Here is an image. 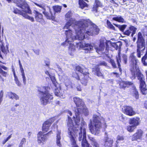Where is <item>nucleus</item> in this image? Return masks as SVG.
Returning a JSON list of instances; mask_svg holds the SVG:
<instances>
[{"label":"nucleus","mask_w":147,"mask_h":147,"mask_svg":"<svg viewBox=\"0 0 147 147\" xmlns=\"http://www.w3.org/2000/svg\"><path fill=\"white\" fill-rule=\"evenodd\" d=\"M75 22L74 19L71 18L63 28L64 29H68L65 31L66 38L71 40L75 39L82 40L85 38V34L93 36L97 35L99 33L100 29L96 25L89 19H83L78 21L74 26V29L76 34L75 36L73 34L72 30L70 27Z\"/></svg>","instance_id":"nucleus-1"},{"label":"nucleus","mask_w":147,"mask_h":147,"mask_svg":"<svg viewBox=\"0 0 147 147\" xmlns=\"http://www.w3.org/2000/svg\"><path fill=\"white\" fill-rule=\"evenodd\" d=\"M85 122L82 120L80 125L79 123L75 124L74 126V133L78 137V140L82 141V147H90V144L86 139V127Z\"/></svg>","instance_id":"nucleus-2"},{"label":"nucleus","mask_w":147,"mask_h":147,"mask_svg":"<svg viewBox=\"0 0 147 147\" xmlns=\"http://www.w3.org/2000/svg\"><path fill=\"white\" fill-rule=\"evenodd\" d=\"M74 102L76 105L77 109L75 110L76 120L75 117H74L73 119H75V124L79 123L80 121V115L84 114L85 115H88V110L84 105V102L82 99L77 97L73 98Z\"/></svg>","instance_id":"nucleus-3"},{"label":"nucleus","mask_w":147,"mask_h":147,"mask_svg":"<svg viewBox=\"0 0 147 147\" xmlns=\"http://www.w3.org/2000/svg\"><path fill=\"white\" fill-rule=\"evenodd\" d=\"M102 118L101 117L94 114L92 120H90V123L89 125V128L91 133L94 135H98L100 132L102 127L101 121Z\"/></svg>","instance_id":"nucleus-4"},{"label":"nucleus","mask_w":147,"mask_h":147,"mask_svg":"<svg viewBox=\"0 0 147 147\" xmlns=\"http://www.w3.org/2000/svg\"><path fill=\"white\" fill-rule=\"evenodd\" d=\"M50 90V88L48 87L42 86L38 88V94L40 97V102L43 105L50 103L53 100V95L49 93Z\"/></svg>","instance_id":"nucleus-5"},{"label":"nucleus","mask_w":147,"mask_h":147,"mask_svg":"<svg viewBox=\"0 0 147 147\" xmlns=\"http://www.w3.org/2000/svg\"><path fill=\"white\" fill-rule=\"evenodd\" d=\"M67 125L68 127L67 133L69 137L70 138L71 145L73 146L72 147H79L76 144L75 139V137L76 136V134H74V131L75 125H73L71 119L69 116H68Z\"/></svg>","instance_id":"nucleus-6"},{"label":"nucleus","mask_w":147,"mask_h":147,"mask_svg":"<svg viewBox=\"0 0 147 147\" xmlns=\"http://www.w3.org/2000/svg\"><path fill=\"white\" fill-rule=\"evenodd\" d=\"M129 60L130 66V71L131 73L132 76L131 78L134 80L136 78V76L135 74V70H138V67L137 66V64L138 62V60L136 58L135 56H134L133 53H132L129 57Z\"/></svg>","instance_id":"nucleus-7"},{"label":"nucleus","mask_w":147,"mask_h":147,"mask_svg":"<svg viewBox=\"0 0 147 147\" xmlns=\"http://www.w3.org/2000/svg\"><path fill=\"white\" fill-rule=\"evenodd\" d=\"M45 5L44 4H37V9L39 11V13H42L45 15L47 18L48 19H51L54 20L55 19V13H53L51 10L50 8L49 7H47V9L48 10L49 13L46 12Z\"/></svg>","instance_id":"nucleus-8"},{"label":"nucleus","mask_w":147,"mask_h":147,"mask_svg":"<svg viewBox=\"0 0 147 147\" xmlns=\"http://www.w3.org/2000/svg\"><path fill=\"white\" fill-rule=\"evenodd\" d=\"M136 73V76L140 81V87L141 92L143 94L145 95L146 94V84L144 81V76L142 74L139 69L138 71L135 70Z\"/></svg>","instance_id":"nucleus-9"},{"label":"nucleus","mask_w":147,"mask_h":147,"mask_svg":"<svg viewBox=\"0 0 147 147\" xmlns=\"http://www.w3.org/2000/svg\"><path fill=\"white\" fill-rule=\"evenodd\" d=\"M77 47L79 49H82L84 50L86 53H91V51L93 50V48L92 45L89 43L83 42L82 41L81 42H79L76 43Z\"/></svg>","instance_id":"nucleus-10"},{"label":"nucleus","mask_w":147,"mask_h":147,"mask_svg":"<svg viewBox=\"0 0 147 147\" xmlns=\"http://www.w3.org/2000/svg\"><path fill=\"white\" fill-rule=\"evenodd\" d=\"M11 0H7L9 3L11 2ZM13 2L16 3L17 6L23 9V7H25L24 9L25 11H27L29 13H30L31 11L29 6L26 4L22 0H12Z\"/></svg>","instance_id":"nucleus-11"},{"label":"nucleus","mask_w":147,"mask_h":147,"mask_svg":"<svg viewBox=\"0 0 147 147\" xmlns=\"http://www.w3.org/2000/svg\"><path fill=\"white\" fill-rule=\"evenodd\" d=\"M52 134V132L51 131L44 135H42V132H39L37 134V142L39 144H42V145L43 144L45 140L47 139V136Z\"/></svg>","instance_id":"nucleus-12"},{"label":"nucleus","mask_w":147,"mask_h":147,"mask_svg":"<svg viewBox=\"0 0 147 147\" xmlns=\"http://www.w3.org/2000/svg\"><path fill=\"white\" fill-rule=\"evenodd\" d=\"M104 145L106 147H112L113 142V139L109 138L107 133L105 132V135L104 139Z\"/></svg>","instance_id":"nucleus-13"},{"label":"nucleus","mask_w":147,"mask_h":147,"mask_svg":"<svg viewBox=\"0 0 147 147\" xmlns=\"http://www.w3.org/2000/svg\"><path fill=\"white\" fill-rule=\"evenodd\" d=\"M137 28L132 26H130L125 31L123 32V34L129 36L131 34L132 37H133L134 35L136 33Z\"/></svg>","instance_id":"nucleus-14"},{"label":"nucleus","mask_w":147,"mask_h":147,"mask_svg":"<svg viewBox=\"0 0 147 147\" xmlns=\"http://www.w3.org/2000/svg\"><path fill=\"white\" fill-rule=\"evenodd\" d=\"M53 118H51L45 121L43 124L42 127V131L45 133L47 131L51 124L54 122Z\"/></svg>","instance_id":"nucleus-15"},{"label":"nucleus","mask_w":147,"mask_h":147,"mask_svg":"<svg viewBox=\"0 0 147 147\" xmlns=\"http://www.w3.org/2000/svg\"><path fill=\"white\" fill-rule=\"evenodd\" d=\"M122 110L124 113L129 116H132L135 114L132 108L130 106L124 107L122 108Z\"/></svg>","instance_id":"nucleus-16"},{"label":"nucleus","mask_w":147,"mask_h":147,"mask_svg":"<svg viewBox=\"0 0 147 147\" xmlns=\"http://www.w3.org/2000/svg\"><path fill=\"white\" fill-rule=\"evenodd\" d=\"M143 134V132L141 130H138L136 133L133 135L132 138V141L141 140L142 138Z\"/></svg>","instance_id":"nucleus-17"},{"label":"nucleus","mask_w":147,"mask_h":147,"mask_svg":"<svg viewBox=\"0 0 147 147\" xmlns=\"http://www.w3.org/2000/svg\"><path fill=\"white\" fill-rule=\"evenodd\" d=\"M133 83L129 81H122L120 82L119 83V87L121 88L125 89L126 87H129V86H132Z\"/></svg>","instance_id":"nucleus-18"},{"label":"nucleus","mask_w":147,"mask_h":147,"mask_svg":"<svg viewBox=\"0 0 147 147\" xmlns=\"http://www.w3.org/2000/svg\"><path fill=\"white\" fill-rule=\"evenodd\" d=\"M140 122V119L136 117L130 119L129 121L130 124L136 127L139 124Z\"/></svg>","instance_id":"nucleus-19"},{"label":"nucleus","mask_w":147,"mask_h":147,"mask_svg":"<svg viewBox=\"0 0 147 147\" xmlns=\"http://www.w3.org/2000/svg\"><path fill=\"white\" fill-rule=\"evenodd\" d=\"M105 48V45L104 43L100 42L98 47H95L96 52L99 54L102 53Z\"/></svg>","instance_id":"nucleus-20"},{"label":"nucleus","mask_w":147,"mask_h":147,"mask_svg":"<svg viewBox=\"0 0 147 147\" xmlns=\"http://www.w3.org/2000/svg\"><path fill=\"white\" fill-rule=\"evenodd\" d=\"M9 75L7 72L3 71L1 69H0V81L3 82L5 79L4 78H6Z\"/></svg>","instance_id":"nucleus-21"},{"label":"nucleus","mask_w":147,"mask_h":147,"mask_svg":"<svg viewBox=\"0 0 147 147\" xmlns=\"http://www.w3.org/2000/svg\"><path fill=\"white\" fill-rule=\"evenodd\" d=\"M111 46L115 48L116 50L118 49L119 51H120L121 47L122 45L121 41H118L116 42H111Z\"/></svg>","instance_id":"nucleus-22"},{"label":"nucleus","mask_w":147,"mask_h":147,"mask_svg":"<svg viewBox=\"0 0 147 147\" xmlns=\"http://www.w3.org/2000/svg\"><path fill=\"white\" fill-rule=\"evenodd\" d=\"M57 136L56 138V143L57 146L59 147H61L62 146L61 144V143L60 140L61 139V132L57 131Z\"/></svg>","instance_id":"nucleus-23"},{"label":"nucleus","mask_w":147,"mask_h":147,"mask_svg":"<svg viewBox=\"0 0 147 147\" xmlns=\"http://www.w3.org/2000/svg\"><path fill=\"white\" fill-rule=\"evenodd\" d=\"M137 49L139 51V49H145L146 44L145 41L137 42Z\"/></svg>","instance_id":"nucleus-24"},{"label":"nucleus","mask_w":147,"mask_h":147,"mask_svg":"<svg viewBox=\"0 0 147 147\" xmlns=\"http://www.w3.org/2000/svg\"><path fill=\"white\" fill-rule=\"evenodd\" d=\"M8 96L9 98L13 99H15L16 100H18L19 99V96L16 93L10 92L8 93Z\"/></svg>","instance_id":"nucleus-25"},{"label":"nucleus","mask_w":147,"mask_h":147,"mask_svg":"<svg viewBox=\"0 0 147 147\" xmlns=\"http://www.w3.org/2000/svg\"><path fill=\"white\" fill-rule=\"evenodd\" d=\"M132 86L131 93L136 98L138 99L139 98V96L138 92L133 84Z\"/></svg>","instance_id":"nucleus-26"},{"label":"nucleus","mask_w":147,"mask_h":147,"mask_svg":"<svg viewBox=\"0 0 147 147\" xmlns=\"http://www.w3.org/2000/svg\"><path fill=\"white\" fill-rule=\"evenodd\" d=\"M142 63L144 66L147 65V42L146 50V53L142 57L141 59Z\"/></svg>","instance_id":"nucleus-27"},{"label":"nucleus","mask_w":147,"mask_h":147,"mask_svg":"<svg viewBox=\"0 0 147 147\" xmlns=\"http://www.w3.org/2000/svg\"><path fill=\"white\" fill-rule=\"evenodd\" d=\"M112 20L119 22L122 23L125 22L124 20L123 17L122 16L119 15H118L116 17H113V18Z\"/></svg>","instance_id":"nucleus-28"},{"label":"nucleus","mask_w":147,"mask_h":147,"mask_svg":"<svg viewBox=\"0 0 147 147\" xmlns=\"http://www.w3.org/2000/svg\"><path fill=\"white\" fill-rule=\"evenodd\" d=\"M88 137L89 139L92 142V144L93 147H99V144L94 138L89 136H88Z\"/></svg>","instance_id":"nucleus-29"},{"label":"nucleus","mask_w":147,"mask_h":147,"mask_svg":"<svg viewBox=\"0 0 147 147\" xmlns=\"http://www.w3.org/2000/svg\"><path fill=\"white\" fill-rule=\"evenodd\" d=\"M23 8H24V9H23L22 8H21L24 10H23V11H24L25 13H24V15L23 16L25 18H27V19L31 20L32 22H34V19L32 17H31L29 16H28L26 13H28L27 12V11H25L24 9L25 8V7H24ZM30 10H31L30 9ZM30 11H31V10H30ZM31 12L30 13H28L31 14Z\"/></svg>","instance_id":"nucleus-30"},{"label":"nucleus","mask_w":147,"mask_h":147,"mask_svg":"<svg viewBox=\"0 0 147 147\" xmlns=\"http://www.w3.org/2000/svg\"><path fill=\"white\" fill-rule=\"evenodd\" d=\"M84 77L81 80V83L84 86H86L87 85V83L88 81L89 77L87 75H84Z\"/></svg>","instance_id":"nucleus-31"},{"label":"nucleus","mask_w":147,"mask_h":147,"mask_svg":"<svg viewBox=\"0 0 147 147\" xmlns=\"http://www.w3.org/2000/svg\"><path fill=\"white\" fill-rule=\"evenodd\" d=\"M114 24L116 27H118L119 30L123 33L125 31L124 30L126 28L127 25L125 24L123 25H118Z\"/></svg>","instance_id":"nucleus-32"},{"label":"nucleus","mask_w":147,"mask_h":147,"mask_svg":"<svg viewBox=\"0 0 147 147\" xmlns=\"http://www.w3.org/2000/svg\"><path fill=\"white\" fill-rule=\"evenodd\" d=\"M145 49H139V51H138V49L136 50V55L137 57L138 58H140L141 57V55L143 54L144 53V51Z\"/></svg>","instance_id":"nucleus-33"},{"label":"nucleus","mask_w":147,"mask_h":147,"mask_svg":"<svg viewBox=\"0 0 147 147\" xmlns=\"http://www.w3.org/2000/svg\"><path fill=\"white\" fill-rule=\"evenodd\" d=\"M13 12L16 14H18L21 15L23 16L25 13L23 12L22 11L20 10L17 8H14L13 9Z\"/></svg>","instance_id":"nucleus-34"},{"label":"nucleus","mask_w":147,"mask_h":147,"mask_svg":"<svg viewBox=\"0 0 147 147\" xmlns=\"http://www.w3.org/2000/svg\"><path fill=\"white\" fill-rule=\"evenodd\" d=\"M79 4L81 8L83 9L87 4L83 0H79Z\"/></svg>","instance_id":"nucleus-35"},{"label":"nucleus","mask_w":147,"mask_h":147,"mask_svg":"<svg viewBox=\"0 0 147 147\" xmlns=\"http://www.w3.org/2000/svg\"><path fill=\"white\" fill-rule=\"evenodd\" d=\"M121 57L119 54L118 56L116 57V60L118 68L120 72H121L122 71L120 67V63L121 62Z\"/></svg>","instance_id":"nucleus-36"},{"label":"nucleus","mask_w":147,"mask_h":147,"mask_svg":"<svg viewBox=\"0 0 147 147\" xmlns=\"http://www.w3.org/2000/svg\"><path fill=\"white\" fill-rule=\"evenodd\" d=\"M41 13H39V11H37V22H43L44 21Z\"/></svg>","instance_id":"nucleus-37"},{"label":"nucleus","mask_w":147,"mask_h":147,"mask_svg":"<svg viewBox=\"0 0 147 147\" xmlns=\"http://www.w3.org/2000/svg\"><path fill=\"white\" fill-rule=\"evenodd\" d=\"M53 8L55 12L59 13L61 11V7L60 6L56 5L53 6Z\"/></svg>","instance_id":"nucleus-38"},{"label":"nucleus","mask_w":147,"mask_h":147,"mask_svg":"<svg viewBox=\"0 0 147 147\" xmlns=\"http://www.w3.org/2000/svg\"><path fill=\"white\" fill-rule=\"evenodd\" d=\"M64 80L65 85L67 86H68L69 85H71V82L68 79V77L65 76L64 78H63Z\"/></svg>","instance_id":"nucleus-39"},{"label":"nucleus","mask_w":147,"mask_h":147,"mask_svg":"<svg viewBox=\"0 0 147 147\" xmlns=\"http://www.w3.org/2000/svg\"><path fill=\"white\" fill-rule=\"evenodd\" d=\"M144 41H145V40L143 38L141 32H139L138 34V40L137 42Z\"/></svg>","instance_id":"nucleus-40"},{"label":"nucleus","mask_w":147,"mask_h":147,"mask_svg":"<svg viewBox=\"0 0 147 147\" xmlns=\"http://www.w3.org/2000/svg\"><path fill=\"white\" fill-rule=\"evenodd\" d=\"M50 78L51 79L53 84L55 87H57L58 85V83L56 82L55 77L53 76H51Z\"/></svg>","instance_id":"nucleus-41"},{"label":"nucleus","mask_w":147,"mask_h":147,"mask_svg":"<svg viewBox=\"0 0 147 147\" xmlns=\"http://www.w3.org/2000/svg\"><path fill=\"white\" fill-rule=\"evenodd\" d=\"M107 24L108 26V28L110 29H112L113 30H115V27L111 24L110 21L107 20Z\"/></svg>","instance_id":"nucleus-42"},{"label":"nucleus","mask_w":147,"mask_h":147,"mask_svg":"<svg viewBox=\"0 0 147 147\" xmlns=\"http://www.w3.org/2000/svg\"><path fill=\"white\" fill-rule=\"evenodd\" d=\"M57 67L58 69L59 72V76H61L63 78H64V77L66 76L65 74H64L62 69L60 68V67L59 65H57Z\"/></svg>","instance_id":"nucleus-43"},{"label":"nucleus","mask_w":147,"mask_h":147,"mask_svg":"<svg viewBox=\"0 0 147 147\" xmlns=\"http://www.w3.org/2000/svg\"><path fill=\"white\" fill-rule=\"evenodd\" d=\"M14 80L15 81L16 84L18 86H20L21 85V84L19 80V79L16 76H14Z\"/></svg>","instance_id":"nucleus-44"},{"label":"nucleus","mask_w":147,"mask_h":147,"mask_svg":"<svg viewBox=\"0 0 147 147\" xmlns=\"http://www.w3.org/2000/svg\"><path fill=\"white\" fill-rule=\"evenodd\" d=\"M69 49L71 51H74L75 50V47L73 42L71 41L69 43Z\"/></svg>","instance_id":"nucleus-45"},{"label":"nucleus","mask_w":147,"mask_h":147,"mask_svg":"<svg viewBox=\"0 0 147 147\" xmlns=\"http://www.w3.org/2000/svg\"><path fill=\"white\" fill-rule=\"evenodd\" d=\"M96 7V8L98 7H100L102 6V4L100 1L98 0H95V4Z\"/></svg>","instance_id":"nucleus-46"},{"label":"nucleus","mask_w":147,"mask_h":147,"mask_svg":"<svg viewBox=\"0 0 147 147\" xmlns=\"http://www.w3.org/2000/svg\"><path fill=\"white\" fill-rule=\"evenodd\" d=\"M26 142V140L25 138H23L21 140L19 145V147H23V145Z\"/></svg>","instance_id":"nucleus-47"},{"label":"nucleus","mask_w":147,"mask_h":147,"mask_svg":"<svg viewBox=\"0 0 147 147\" xmlns=\"http://www.w3.org/2000/svg\"><path fill=\"white\" fill-rule=\"evenodd\" d=\"M55 94L56 96L61 97L62 96V94L60 92L59 89L58 88L56 89L55 91Z\"/></svg>","instance_id":"nucleus-48"},{"label":"nucleus","mask_w":147,"mask_h":147,"mask_svg":"<svg viewBox=\"0 0 147 147\" xmlns=\"http://www.w3.org/2000/svg\"><path fill=\"white\" fill-rule=\"evenodd\" d=\"M72 40L68 39V38H66V39L65 41L64 42L62 43L61 44V45L63 46H67L68 45V44H69L70 42Z\"/></svg>","instance_id":"nucleus-49"},{"label":"nucleus","mask_w":147,"mask_h":147,"mask_svg":"<svg viewBox=\"0 0 147 147\" xmlns=\"http://www.w3.org/2000/svg\"><path fill=\"white\" fill-rule=\"evenodd\" d=\"M136 128V127L133 125H129L127 127V129L129 132H132Z\"/></svg>","instance_id":"nucleus-50"},{"label":"nucleus","mask_w":147,"mask_h":147,"mask_svg":"<svg viewBox=\"0 0 147 147\" xmlns=\"http://www.w3.org/2000/svg\"><path fill=\"white\" fill-rule=\"evenodd\" d=\"M76 70L84 75L83 69L80 66H78L76 67Z\"/></svg>","instance_id":"nucleus-51"},{"label":"nucleus","mask_w":147,"mask_h":147,"mask_svg":"<svg viewBox=\"0 0 147 147\" xmlns=\"http://www.w3.org/2000/svg\"><path fill=\"white\" fill-rule=\"evenodd\" d=\"M72 15V13L71 11H69L65 15V17L66 18H70Z\"/></svg>","instance_id":"nucleus-52"},{"label":"nucleus","mask_w":147,"mask_h":147,"mask_svg":"<svg viewBox=\"0 0 147 147\" xmlns=\"http://www.w3.org/2000/svg\"><path fill=\"white\" fill-rule=\"evenodd\" d=\"M23 79V84L24 85H25L26 84V82L27 80V78L25 76V74H21Z\"/></svg>","instance_id":"nucleus-53"},{"label":"nucleus","mask_w":147,"mask_h":147,"mask_svg":"<svg viewBox=\"0 0 147 147\" xmlns=\"http://www.w3.org/2000/svg\"><path fill=\"white\" fill-rule=\"evenodd\" d=\"M100 71V68L99 67L98 65L96 66L93 69H92V71L94 72L95 73H96Z\"/></svg>","instance_id":"nucleus-54"},{"label":"nucleus","mask_w":147,"mask_h":147,"mask_svg":"<svg viewBox=\"0 0 147 147\" xmlns=\"http://www.w3.org/2000/svg\"><path fill=\"white\" fill-rule=\"evenodd\" d=\"M110 62L113 68H115L116 67V64L113 60L111 59H110Z\"/></svg>","instance_id":"nucleus-55"},{"label":"nucleus","mask_w":147,"mask_h":147,"mask_svg":"<svg viewBox=\"0 0 147 147\" xmlns=\"http://www.w3.org/2000/svg\"><path fill=\"white\" fill-rule=\"evenodd\" d=\"M3 91L1 90L0 92V105L3 100Z\"/></svg>","instance_id":"nucleus-56"},{"label":"nucleus","mask_w":147,"mask_h":147,"mask_svg":"<svg viewBox=\"0 0 147 147\" xmlns=\"http://www.w3.org/2000/svg\"><path fill=\"white\" fill-rule=\"evenodd\" d=\"M122 58L124 63L125 64L126 63L127 60V55L125 54H123L122 55Z\"/></svg>","instance_id":"nucleus-57"},{"label":"nucleus","mask_w":147,"mask_h":147,"mask_svg":"<svg viewBox=\"0 0 147 147\" xmlns=\"http://www.w3.org/2000/svg\"><path fill=\"white\" fill-rule=\"evenodd\" d=\"M117 143L119 142V141H123L124 140V138L123 136H118L117 138Z\"/></svg>","instance_id":"nucleus-58"},{"label":"nucleus","mask_w":147,"mask_h":147,"mask_svg":"<svg viewBox=\"0 0 147 147\" xmlns=\"http://www.w3.org/2000/svg\"><path fill=\"white\" fill-rule=\"evenodd\" d=\"M95 74L98 77H102L103 78H104L103 75L100 71Z\"/></svg>","instance_id":"nucleus-59"},{"label":"nucleus","mask_w":147,"mask_h":147,"mask_svg":"<svg viewBox=\"0 0 147 147\" xmlns=\"http://www.w3.org/2000/svg\"><path fill=\"white\" fill-rule=\"evenodd\" d=\"M143 34L144 36H147V26H146L144 28Z\"/></svg>","instance_id":"nucleus-60"},{"label":"nucleus","mask_w":147,"mask_h":147,"mask_svg":"<svg viewBox=\"0 0 147 147\" xmlns=\"http://www.w3.org/2000/svg\"><path fill=\"white\" fill-rule=\"evenodd\" d=\"M19 67H20V71L21 73V74H25V73L24 72V70L23 67L22 66L20 65V66H19Z\"/></svg>","instance_id":"nucleus-61"},{"label":"nucleus","mask_w":147,"mask_h":147,"mask_svg":"<svg viewBox=\"0 0 147 147\" xmlns=\"http://www.w3.org/2000/svg\"><path fill=\"white\" fill-rule=\"evenodd\" d=\"M107 63L104 61L100 62L99 64V65H104L105 66H107Z\"/></svg>","instance_id":"nucleus-62"},{"label":"nucleus","mask_w":147,"mask_h":147,"mask_svg":"<svg viewBox=\"0 0 147 147\" xmlns=\"http://www.w3.org/2000/svg\"><path fill=\"white\" fill-rule=\"evenodd\" d=\"M73 76L75 77L76 79L79 80L80 79L78 75L76 73H75Z\"/></svg>","instance_id":"nucleus-63"},{"label":"nucleus","mask_w":147,"mask_h":147,"mask_svg":"<svg viewBox=\"0 0 147 147\" xmlns=\"http://www.w3.org/2000/svg\"><path fill=\"white\" fill-rule=\"evenodd\" d=\"M0 69H3L4 70H7L8 68L4 65H0Z\"/></svg>","instance_id":"nucleus-64"}]
</instances>
